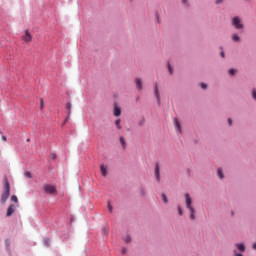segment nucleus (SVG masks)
<instances>
[{
  "label": "nucleus",
  "instance_id": "f257e3e1",
  "mask_svg": "<svg viewBox=\"0 0 256 256\" xmlns=\"http://www.w3.org/2000/svg\"><path fill=\"white\" fill-rule=\"evenodd\" d=\"M184 197L186 209L190 211V219L191 221H195V208L193 207V198H191V195L189 193H186Z\"/></svg>",
  "mask_w": 256,
  "mask_h": 256
},
{
  "label": "nucleus",
  "instance_id": "f03ea898",
  "mask_svg": "<svg viewBox=\"0 0 256 256\" xmlns=\"http://www.w3.org/2000/svg\"><path fill=\"white\" fill-rule=\"evenodd\" d=\"M9 195H11V186L9 184V180L5 179V190L1 195V203H7V199H9Z\"/></svg>",
  "mask_w": 256,
  "mask_h": 256
},
{
  "label": "nucleus",
  "instance_id": "7ed1b4c3",
  "mask_svg": "<svg viewBox=\"0 0 256 256\" xmlns=\"http://www.w3.org/2000/svg\"><path fill=\"white\" fill-rule=\"evenodd\" d=\"M231 23L234 29H237V31L245 29V24H243V20L239 16L233 17Z\"/></svg>",
  "mask_w": 256,
  "mask_h": 256
},
{
  "label": "nucleus",
  "instance_id": "20e7f679",
  "mask_svg": "<svg viewBox=\"0 0 256 256\" xmlns=\"http://www.w3.org/2000/svg\"><path fill=\"white\" fill-rule=\"evenodd\" d=\"M44 193H47L48 195H55L57 193V188L51 184H45L43 186Z\"/></svg>",
  "mask_w": 256,
  "mask_h": 256
},
{
  "label": "nucleus",
  "instance_id": "39448f33",
  "mask_svg": "<svg viewBox=\"0 0 256 256\" xmlns=\"http://www.w3.org/2000/svg\"><path fill=\"white\" fill-rule=\"evenodd\" d=\"M23 41H25V43H31L33 37L31 36V33H29V30L25 31V35L22 36Z\"/></svg>",
  "mask_w": 256,
  "mask_h": 256
},
{
  "label": "nucleus",
  "instance_id": "423d86ee",
  "mask_svg": "<svg viewBox=\"0 0 256 256\" xmlns=\"http://www.w3.org/2000/svg\"><path fill=\"white\" fill-rule=\"evenodd\" d=\"M154 93L158 101V105H161V96L159 95V86H157V84L154 85Z\"/></svg>",
  "mask_w": 256,
  "mask_h": 256
},
{
  "label": "nucleus",
  "instance_id": "0eeeda50",
  "mask_svg": "<svg viewBox=\"0 0 256 256\" xmlns=\"http://www.w3.org/2000/svg\"><path fill=\"white\" fill-rule=\"evenodd\" d=\"M113 113L114 117H121V108H119L116 103L114 104Z\"/></svg>",
  "mask_w": 256,
  "mask_h": 256
},
{
  "label": "nucleus",
  "instance_id": "6e6552de",
  "mask_svg": "<svg viewBox=\"0 0 256 256\" xmlns=\"http://www.w3.org/2000/svg\"><path fill=\"white\" fill-rule=\"evenodd\" d=\"M15 213V205L11 204L7 209V217H11Z\"/></svg>",
  "mask_w": 256,
  "mask_h": 256
},
{
  "label": "nucleus",
  "instance_id": "1a4fd4ad",
  "mask_svg": "<svg viewBox=\"0 0 256 256\" xmlns=\"http://www.w3.org/2000/svg\"><path fill=\"white\" fill-rule=\"evenodd\" d=\"M136 89L141 91L143 89V81L140 78L135 79Z\"/></svg>",
  "mask_w": 256,
  "mask_h": 256
},
{
  "label": "nucleus",
  "instance_id": "9d476101",
  "mask_svg": "<svg viewBox=\"0 0 256 256\" xmlns=\"http://www.w3.org/2000/svg\"><path fill=\"white\" fill-rule=\"evenodd\" d=\"M155 177L157 181H161V174L159 170V164L155 165Z\"/></svg>",
  "mask_w": 256,
  "mask_h": 256
},
{
  "label": "nucleus",
  "instance_id": "9b49d317",
  "mask_svg": "<svg viewBox=\"0 0 256 256\" xmlns=\"http://www.w3.org/2000/svg\"><path fill=\"white\" fill-rule=\"evenodd\" d=\"M231 39L234 43H241V37L237 33L232 34Z\"/></svg>",
  "mask_w": 256,
  "mask_h": 256
},
{
  "label": "nucleus",
  "instance_id": "f8f14e48",
  "mask_svg": "<svg viewBox=\"0 0 256 256\" xmlns=\"http://www.w3.org/2000/svg\"><path fill=\"white\" fill-rule=\"evenodd\" d=\"M174 125L175 129L178 133H181V124L179 123V120L177 118L174 119Z\"/></svg>",
  "mask_w": 256,
  "mask_h": 256
},
{
  "label": "nucleus",
  "instance_id": "ddd939ff",
  "mask_svg": "<svg viewBox=\"0 0 256 256\" xmlns=\"http://www.w3.org/2000/svg\"><path fill=\"white\" fill-rule=\"evenodd\" d=\"M235 247L238 249V251H240V253H245V244H235Z\"/></svg>",
  "mask_w": 256,
  "mask_h": 256
},
{
  "label": "nucleus",
  "instance_id": "4468645a",
  "mask_svg": "<svg viewBox=\"0 0 256 256\" xmlns=\"http://www.w3.org/2000/svg\"><path fill=\"white\" fill-rule=\"evenodd\" d=\"M100 172L102 173L103 177H107V168L105 167V165H100Z\"/></svg>",
  "mask_w": 256,
  "mask_h": 256
},
{
  "label": "nucleus",
  "instance_id": "2eb2a0df",
  "mask_svg": "<svg viewBox=\"0 0 256 256\" xmlns=\"http://www.w3.org/2000/svg\"><path fill=\"white\" fill-rule=\"evenodd\" d=\"M120 143H121L123 149L127 148V142L125 141V137L120 136Z\"/></svg>",
  "mask_w": 256,
  "mask_h": 256
},
{
  "label": "nucleus",
  "instance_id": "dca6fc26",
  "mask_svg": "<svg viewBox=\"0 0 256 256\" xmlns=\"http://www.w3.org/2000/svg\"><path fill=\"white\" fill-rule=\"evenodd\" d=\"M115 126L118 130H121V119H117L115 122Z\"/></svg>",
  "mask_w": 256,
  "mask_h": 256
},
{
  "label": "nucleus",
  "instance_id": "f3484780",
  "mask_svg": "<svg viewBox=\"0 0 256 256\" xmlns=\"http://www.w3.org/2000/svg\"><path fill=\"white\" fill-rule=\"evenodd\" d=\"M66 108H67V111H68V115H71V102L66 103Z\"/></svg>",
  "mask_w": 256,
  "mask_h": 256
},
{
  "label": "nucleus",
  "instance_id": "a211bd4d",
  "mask_svg": "<svg viewBox=\"0 0 256 256\" xmlns=\"http://www.w3.org/2000/svg\"><path fill=\"white\" fill-rule=\"evenodd\" d=\"M217 175H218L219 179H223V170H221V168H219L217 170Z\"/></svg>",
  "mask_w": 256,
  "mask_h": 256
},
{
  "label": "nucleus",
  "instance_id": "6ab92c4d",
  "mask_svg": "<svg viewBox=\"0 0 256 256\" xmlns=\"http://www.w3.org/2000/svg\"><path fill=\"white\" fill-rule=\"evenodd\" d=\"M11 201H13L14 203H18V202H19V199L17 198L16 195H12V196H11Z\"/></svg>",
  "mask_w": 256,
  "mask_h": 256
},
{
  "label": "nucleus",
  "instance_id": "aec40b11",
  "mask_svg": "<svg viewBox=\"0 0 256 256\" xmlns=\"http://www.w3.org/2000/svg\"><path fill=\"white\" fill-rule=\"evenodd\" d=\"M177 209H178V215H183V209L181 208L180 205L177 206Z\"/></svg>",
  "mask_w": 256,
  "mask_h": 256
},
{
  "label": "nucleus",
  "instance_id": "412c9836",
  "mask_svg": "<svg viewBox=\"0 0 256 256\" xmlns=\"http://www.w3.org/2000/svg\"><path fill=\"white\" fill-rule=\"evenodd\" d=\"M124 241H125V243H131V236L127 235V236L124 238Z\"/></svg>",
  "mask_w": 256,
  "mask_h": 256
},
{
  "label": "nucleus",
  "instance_id": "4be33fe9",
  "mask_svg": "<svg viewBox=\"0 0 256 256\" xmlns=\"http://www.w3.org/2000/svg\"><path fill=\"white\" fill-rule=\"evenodd\" d=\"M138 125H139V127H143V125H145V118H143L142 120H140V121L138 122Z\"/></svg>",
  "mask_w": 256,
  "mask_h": 256
},
{
  "label": "nucleus",
  "instance_id": "5701e85b",
  "mask_svg": "<svg viewBox=\"0 0 256 256\" xmlns=\"http://www.w3.org/2000/svg\"><path fill=\"white\" fill-rule=\"evenodd\" d=\"M162 200H163L164 203L169 202V200L167 199V195H165V194H162Z\"/></svg>",
  "mask_w": 256,
  "mask_h": 256
},
{
  "label": "nucleus",
  "instance_id": "b1692460",
  "mask_svg": "<svg viewBox=\"0 0 256 256\" xmlns=\"http://www.w3.org/2000/svg\"><path fill=\"white\" fill-rule=\"evenodd\" d=\"M108 209L110 213H113V206L111 205V202H108Z\"/></svg>",
  "mask_w": 256,
  "mask_h": 256
},
{
  "label": "nucleus",
  "instance_id": "393cba45",
  "mask_svg": "<svg viewBox=\"0 0 256 256\" xmlns=\"http://www.w3.org/2000/svg\"><path fill=\"white\" fill-rule=\"evenodd\" d=\"M25 177H27V179H31L33 176L31 175V172H25Z\"/></svg>",
  "mask_w": 256,
  "mask_h": 256
},
{
  "label": "nucleus",
  "instance_id": "a878e982",
  "mask_svg": "<svg viewBox=\"0 0 256 256\" xmlns=\"http://www.w3.org/2000/svg\"><path fill=\"white\" fill-rule=\"evenodd\" d=\"M228 73H229V75H235L236 71H235V69H230L228 71Z\"/></svg>",
  "mask_w": 256,
  "mask_h": 256
},
{
  "label": "nucleus",
  "instance_id": "bb28decb",
  "mask_svg": "<svg viewBox=\"0 0 256 256\" xmlns=\"http://www.w3.org/2000/svg\"><path fill=\"white\" fill-rule=\"evenodd\" d=\"M252 97H253V99L256 100V90L255 89L252 90Z\"/></svg>",
  "mask_w": 256,
  "mask_h": 256
},
{
  "label": "nucleus",
  "instance_id": "cd10ccee",
  "mask_svg": "<svg viewBox=\"0 0 256 256\" xmlns=\"http://www.w3.org/2000/svg\"><path fill=\"white\" fill-rule=\"evenodd\" d=\"M44 107V102H43V99L40 100V109H43Z\"/></svg>",
  "mask_w": 256,
  "mask_h": 256
},
{
  "label": "nucleus",
  "instance_id": "c85d7f7f",
  "mask_svg": "<svg viewBox=\"0 0 256 256\" xmlns=\"http://www.w3.org/2000/svg\"><path fill=\"white\" fill-rule=\"evenodd\" d=\"M201 87H202V89H207V84L202 83V84H201Z\"/></svg>",
  "mask_w": 256,
  "mask_h": 256
},
{
  "label": "nucleus",
  "instance_id": "c756f323",
  "mask_svg": "<svg viewBox=\"0 0 256 256\" xmlns=\"http://www.w3.org/2000/svg\"><path fill=\"white\" fill-rule=\"evenodd\" d=\"M234 255L235 256H243L242 254L237 253V250H234Z\"/></svg>",
  "mask_w": 256,
  "mask_h": 256
},
{
  "label": "nucleus",
  "instance_id": "7c9ffc66",
  "mask_svg": "<svg viewBox=\"0 0 256 256\" xmlns=\"http://www.w3.org/2000/svg\"><path fill=\"white\" fill-rule=\"evenodd\" d=\"M228 123H229V125H233V120H231V118H229Z\"/></svg>",
  "mask_w": 256,
  "mask_h": 256
},
{
  "label": "nucleus",
  "instance_id": "2f4dec72",
  "mask_svg": "<svg viewBox=\"0 0 256 256\" xmlns=\"http://www.w3.org/2000/svg\"><path fill=\"white\" fill-rule=\"evenodd\" d=\"M122 253H123V255H125L127 253V249L123 248Z\"/></svg>",
  "mask_w": 256,
  "mask_h": 256
},
{
  "label": "nucleus",
  "instance_id": "473e14b6",
  "mask_svg": "<svg viewBox=\"0 0 256 256\" xmlns=\"http://www.w3.org/2000/svg\"><path fill=\"white\" fill-rule=\"evenodd\" d=\"M2 141H7V137L6 136H2Z\"/></svg>",
  "mask_w": 256,
  "mask_h": 256
},
{
  "label": "nucleus",
  "instance_id": "72a5a7b5",
  "mask_svg": "<svg viewBox=\"0 0 256 256\" xmlns=\"http://www.w3.org/2000/svg\"><path fill=\"white\" fill-rule=\"evenodd\" d=\"M216 3H217V4L223 3V0H216Z\"/></svg>",
  "mask_w": 256,
  "mask_h": 256
},
{
  "label": "nucleus",
  "instance_id": "f704fd0d",
  "mask_svg": "<svg viewBox=\"0 0 256 256\" xmlns=\"http://www.w3.org/2000/svg\"><path fill=\"white\" fill-rule=\"evenodd\" d=\"M5 243H6V247H9V240H6Z\"/></svg>",
  "mask_w": 256,
  "mask_h": 256
},
{
  "label": "nucleus",
  "instance_id": "c9c22d12",
  "mask_svg": "<svg viewBox=\"0 0 256 256\" xmlns=\"http://www.w3.org/2000/svg\"><path fill=\"white\" fill-rule=\"evenodd\" d=\"M221 57H225V52L220 53Z\"/></svg>",
  "mask_w": 256,
  "mask_h": 256
},
{
  "label": "nucleus",
  "instance_id": "e433bc0d",
  "mask_svg": "<svg viewBox=\"0 0 256 256\" xmlns=\"http://www.w3.org/2000/svg\"><path fill=\"white\" fill-rule=\"evenodd\" d=\"M52 159H55L57 156L55 154H51Z\"/></svg>",
  "mask_w": 256,
  "mask_h": 256
},
{
  "label": "nucleus",
  "instance_id": "4c0bfd02",
  "mask_svg": "<svg viewBox=\"0 0 256 256\" xmlns=\"http://www.w3.org/2000/svg\"><path fill=\"white\" fill-rule=\"evenodd\" d=\"M168 69H169V72H170V75H171V73H173L172 70H171V66H169Z\"/></svg>",
  "mask_w": 256,
  "mask_h": 256
},
{
  "label": "nucleus",
  "instance_id": "58836bf2",
  "mask_svg": "<svg viewBox=\"0 0 256 256\" xmlns=\"http://www.w3.org/2000/svg\"><path fill=\"white\" fill-rule=\"evenodd\" d=\"M252 249H256V243L252 245Z\"/></svg>",
  "mask_w": 256,
  "mask_h": 256
},
{
  "label": "nucleus",
  "instance_id": "ea45409f",
  "mask_svg": "<svg viewBox=\"0 0 256 256\" xmlns=\"http://www.w3.org/2000/svg\"><path fill=\"white\" fill-rule=\"evenodd\" d=\"M182 3H184V4L187 3V0H182Z\"/></svg>",
  "mask_w": 256,
  "mask_h": 256
},
{
  "label": "nucleus",
  "instance_id": "a19ab883",
  "mask_svg": "<svg viewBox=\"0 0 256 256\" xmlns=\"http://www.w3.org/2000/svg\"><path fill=\"white\" fill-rule=\"evenodd\" d=\"M29 141H31V139L28 138V139H27V142L29 143Z\"/></svg>",
  "mask_w": 256,
  "mask_h": 256
}]
</instances>
